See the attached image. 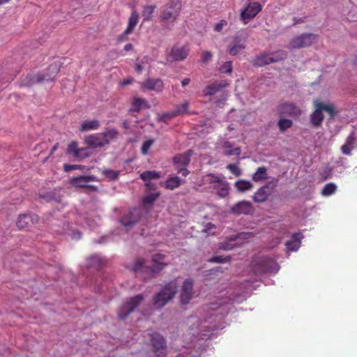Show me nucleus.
Listing matches in <instances>:
<instances>
[{
  "label": "nucleus",
  "instance_id": "1",
  "mask_svg": "<svg viewBox=\"0 0 357 357\" xmlns=\"http://www.w3.org/2000/svg\"><path fill=\"white\" fill-rule=\"evenodd\" d=\"M165 256L162 254L154 255L152 257V266H145V261L144 259H137L131 270L135 273L136 276L139 278L144 281L150 280L155 276V274L163 270L167 266V263L165 261Z\"/></svg>",
  "mask_w": 357,
  "mask_h": 357
},
{
  "label": "nucleus",
  "instance_id": "2",
  "mask_svg": "<svg viewBox=\"0 0 357 357\" xmlns=\"http://www.w3.org/2000/svg\"><path fill=\"white\" fill-rule=\"evenodd\" d=\"M314 111L310 115V123L314 128L321 126L324 121L323 112H327L331 119H333L337 114L335 107L333 104H326L319 100L314 101Z\"/></svg>",
  "mask_w": 357,
  "mask_h": 357
},
{
  "label": "nucleus",
  "instance_id": "3",
  "mask_svg": "<svg viewBox=\"0 0 357 357\" xmlns=\"http://www.w3.org/2000/svg\"><path fill=\"white\" fill-rule=\"evenodd\" d=\"M278 270V263L271 257H260L252 261V271L256 275L276 273Z\"/></svg>",
  "mask_w": 357,
  "mask_h": 357
},
{
  "label": "nucleus",
  "instance_id": "4",
  "mask_svg": "<svg viewBox=\"0 0 357 357\" xmlns=\"http://www.w3.org/2000/svg\"><path fill=\"white\" fill-rule=\"evenodd\" d=\"M178 286L175 282L167 283L153 298V305L157 308L164 307L172 300L177 292Z\"/></svg>",
  "mask_w": 357,
  "mask_h": 357
},
{
  "label": "nucleus",
  "instance_id": "5",
  "mask_svg": "<svg viewBox=\"0 0 357 357\" xmlns=\"http://www.w3.org/2000/svg\"><path fill=\"white\" fill-rule=\"evenodd\" d=\"M182 8L181 0H169L164 5L160 13V18L164 21L175 22L180 15Z\"/></svg>",
  "mask_w": 357,
  "mask_h": 357
},
{
  "label": "nucleus",
  "instance_id": "6",
  "mask_svg": "<svg viewBox=\"0 0 357 357\" xmlns=\"http://www.w3.org/2000/svg\"><path fill=\"white\" fill-rule=\"evenodd\" d=\"M144 298L142 294H137L126 300L118 310L119 319H125L141 304Z\"/></svg>",
  "mask_w": 357,
  "mask_h": 357
},
{
  "label": "nucleus",
  "instance_id": "7",
  "mask_svg": "<svg viewBox=\"0 0 357 357\" xmlns=\"http://www.w3.org/2000/svg\"><path fill=\"white\" fill-rule=\"evenodd\" d=\"M98 181L96 176L93 175H86L73 177L70 180V183L75 188H86L88 191L96 192L98 190V187L91 185L90 183Z\"/></svg>",
  "mask_w": 357,
  "mask_h": 357
},
{
  "label": "nucleus",
  "instance_id": "8",
  "mask_svg": "<svg viewBox=\"0 0 357 357\" xmlns=\"http://www.w3.org/2000/svg\"><path fill=\"white\" fill-rule=\"evenodd\" d=\"M262 10V6L257 1H249L246 7L240 14V19L243 24H247L250 20L254 19Z\"/></svg>",
  "mask_w": 357,
  "mask_h": 357
},
{
  "label": "nucleus",
  "instance_id": "9",
  "mask_svg": "<svg viewBox=\"0 0 357 357\" xmlns=\"http://www.w3.org/2000/svg\"><path fill=\"white\" fill-rule=\"evenodd\" d=\"M144 213L142 208H133L121 218L120 222L125 227H132L141 220Z\"/></svg>",
  "mask_w": 357,
  "mask_h": 357
},
{
  "label": "nucleus",
  "instance_id": "10",
  "mask_svg": "<svg viewBox=\"0 0 357 357\" xmlns=\"http://www.w3.org/2000/svg\"><path fill=\"white\" fill-rule=\"evenodd\" d=\"M317 38V36L313 33H303L292 38L289 43L291 49H300L311 45Z\"/></svg>",
  "mask_w": 357,
  "mask_h": 357
},
{
  "label": "nucleus",
  "instance_id": "11",
  "mask_svg": "<svg viewBox=\"0 0 357 357\" xmlns=\"http://www.w3.org/2000/svg\"><path fill=\"white\" fill-rule=\"evenodd\" d=\"M247 39L245 37L235 36L227 46V52L231 56H236L246 48Z\"/></svg>",
  "mask_w": 357,
  "mask_h": 357
},
{
  "label": "nucleus",
  "instance_id": "12",
  "mask_svg": "<svg viewBox=\"0 0 357 357\" xmlns=\"http://www.w3.org/2000/svg\"><path fill=\"white\" fill-rule=\"evenodd\" d=\"M61 67L60 61H55L51 63L43 73H39V81L51 82L53 81L57 74L59 73Z\"/></svg>",
  "mask_w": 357,
  "mask_h": 357
},
{
  "label": "nucleus",
  "instance_id": "13",
  "mask_svg": "<svg viewBox=\"0 0 357 357\" xmlns=\"http://www.w3.org/2000/svg\"><path fill=\"white\" fill-rule=\"evenodd\" d=\"M277 111L281 116H298L301 114L299 107L290 102L280 104L277 107Z\"/></svg>",
  "mask_w": 357,
  "mask_h": 357
},
{
  "label": "nucleus",
  "instance_id": "14",
  "mask_svg": "<svg viewBox=\"0 0 357 357\" xmlns=\"http://www.w3.org/2000/svg\"><path fill=\"white\" fill-rule=\"evenodd\" d=\"M151 341L156 356L158 357L165 356L166 342L164 337L158 333H153L151 335Z\"/></svg>",
  "mask_w": 357,
  "mask_h": 357
},
{
  "label": "nucleus",
  "instance_id": "15",
  "mask_svg": "<svg viewBox=\"0 0 357 357\" xmlns=\"http://www.w3.org/2000/svg\"><path fill=\"white\" fill-rule=\"evenodd\" d=\"M193 280L191 279H186L183 282L181 292V302L183 304H187L192 299L193 291Z\"/></svg>",
  "mask_w": 357,
  "mask_h": 357
},
{
  "label": "nucleus",
  "instance_id": "16",
  "mask_svg": "<svg viewBox=\"0 0 357 357\" xmlns=\"http://www.w3.org/2000/svg\"><path fill=\"white\" fill-rule=\"evenodd\" d=\"M163 82L160 78L153 79L149 78L146 79L142 83L141 89L142 91H154L156 92H161L163 90Z\"/></svg>",
  "mask_w": 357,
  "mask_h": 357
},
{
  "label": "nucleus",
  "instance_id": "17",
  "mask_svg": "<svg viewBox=\"0 0 357 357\" xmlns=\"http://www.w3.org/2000/svg\"><path fill=\"white\" fill-rule=\"evenodd\" d=\"M38 221V215L35 214H21L17 221V226L20 229L31 227Z\"/></svg>",
  "mask_w": 357,
  "mask_h": 357
},
{
  "label": "nucleus",
  "instance_id": "18",
  "mask_svg": "<svg viewBox=\"0 0 357 357\" xmlns=\"http://www.w3.org/2000/svg\"><path fill=\"white\" fill-rule=\"evenodd\" d=\"M85 142L88 146L92 148L102 147L108 144V141L105 139V137L102 132L96 133L86 137Z\"/></svg>",
  "mask_w": 357,
  "mask_h": 357
},
{
  "label": "nucleus",
  "instance_id": "19",
  "mask_svg": "<svg viewBox=\"0 0 357 357\" xmlns=\"http://www.w3.org/2000/svg\"><path fill=\"white\" fill-rule=\"evenodd\" d=\"M253 207L248 201H241L236 204L231 208L232 213L235 215L245 214L248 215L252 213Z\"/></svg>",
  "mask_w": 357,
  "mask_h": 357
},
{
  "label": "nucleus",
  "instance_id": "20",
  "mask_svg": "<svg viewBox=\"0 0 357 357\" xmlns=\"http://www.w3.org/2000/svg\"><path fill=\"white\" fill-rule=\"evenodd\" d=\"M190 49L188 46L183 45V46H174L170 52V56L174 60V61H183L185 59L187 58L188 55L189 54Z\"/></svg>",
  "mask_w": 357,
  "mask_h": 357
},
{
  "label": "nucleus",
  "instance_id": "21",
  "mask_svg": "<svg viewBox=\"0 0 357 357\" xmlns=\"http://www.w3.org/2000/svg\"><path fill=\"white\" fill-rule=\"evenodd\" d=\"M357 142V136L354 131L351 132L347 137L345 143L341 146L342 153L346 155H350L354 145Z\"/></svg>",
  "mask_w": 357,
  "mask_h": 357
},
{
  "label": "nucleus",
  "instance_id": "22",
  "mask_svg": "<svg viewBox=\"0 0 357 357\" xmlns=\"http://www.w3.org/2000/svg\"><path fill=\"white\" fill-rule=\"evenodd\" d=\"M271 190L268 185H265L257 190L253 195V200L257 203H262L266 202L269 195Z\"/></svg>",
  "mask_w": 357,
  "mask_h": 357
},
{
  "label": "nucleus",
  "instance_id": "23",
  "mask_svg": "<svg viewBox=\"0 0 357 357\" xmlns=\"http://www.w3.org/2000/svg\"><path fill=\"white\" fill-rule=\"evenodd\" d=\"M303 237L301 233L293 234L291 239L286 243L287 249L290 251H297L301 246V241Z\"/></svg>",
  "mask_w": 357,
  "mask_h": 357
},
{
  "label": "nucleus",
  "instance_id": "24",
  "mask_svg": "<svg viewBox=\"0 0 357 357\" xmlns=\"http://www.w3.org/2000/svg\"><path fill=\"white\" fill-rule=\"evenodd\" d=\"M190 160V151L187 153H183L181 154L176 155L174 159V165L176 167H186Z\"/></svg>",
  "mask_w": 357,
  "mask_h": 357
},
{
  "label": "nucleus",
  "instance_id": "25",
  "mask_svg": "<svg viewBox=\"0 0 357 357\" xmlns=\"http://www.w3.org/2000/svg\"><path fill=\"white\" fill-rule=\"evenodd\" d=\"M39 73L38 74H29L22 78L20 82V86L21 87H29L36 84L42 83V81H39Z\"/></svg>",
  "mask_w": 357,
  "mask_h": 357
},
{
  "label": "nucleus",
  "instance_id": "26",
  "mask_svg": "<svg viewBox=\"0 0 357 357\" xmlns=\"http://www.w3.org/2000/svg\"><path fill=\"white\" fill-rule=\"evenodd\" d=\"M213 188L220 197H225L229 195V183L223 178H221Z\"/></svg>",
  "mask_w": 357,
  "mask_h": 357
},
{
  "label": "nucleus",
  "instance_id": "27",
  "mask_svg": "<svg viewBox=\"0 0 357 357\" xmlns=\"http://www.w3.org/2000/svg\"><path fill=\"white\" fill-rule=\"evenodd\" d=\"M269 60H271L270 54L263 52L255 56L252 63L254 66L261 67L271 63V62H269Z\"/></svg>",
  "mask_w": 357,
  "mask_h": 357
},
{
  "label": "nucleus",
  "instance_id": "28",
  "mask_svg": "<svg viewBox=\"0 0 357 357\" xmlns=\"http://www.w3.org/2000/svg\"><path fill=\"white\" fill-rule=\"evenodd\" d=\"M138 20L139 14L137 10H134L128 19V24L127 28L125 30V34H130L133 31L138 22Z\"/></svg>",
  "mask_w": 357,
  "mask_h": 357
},
{
  "label": "nucleus",
  "instance_id": "29",
  "mask_svg": "<svg viewBox=\"0 0 357 357\" xmlns=\"http://www.w3.org/2000/svg\"><path fill=\"white\" fill-rule=\"evenodd\" d=\"M100 127V122L99 121L95 119V120H87L84 121L80 126L79 130L80 131H86V130H97Z\"/></svg>",
  "mask_w": 357,
  "mask_h": 357
},
{
  "label": "nucleus",
  "instance_id": "30",
  "mask_svg": "<svg viewBox=\"0 0 357 357\" xmlns=\"http://www.w3.org/2000/svg\"><path fill=\"white\" fill-rule=\"evenodd\" d=\"M140 178L145 182H150L152 179H157L160 178V174L155 170H149L143 172L140 176Z\"/></svg>",
  "mask_w": 357,
  "mask_h": 357
},
{
  "label": "nucleus",
  "instance_id": "31",
  "mask_svg": "<svg viewBox=\"0 0 357 357\" xmlns=\"http://www.w3.org/2000/svg\"><path fill=\"white\" fill-rule=\"evenodd\" d=\"M132 110L135 112H139L142 107L149 108V105L145 99L135 98L132 102Z\"/></svg>",
  "mask_w": 357,
  "mask_h": 357
},
{
  "label": "nucleus",
  "instance_id": "32",
  "mask_svg": "<svg viewBox=\"0 0 357 357\" xmlns=\"http://www.w3.org/2000/svg\"><path fill=\"white\" fill-rule=\"evenodd\" d=\"M225 149V155H240L241 150L239 147L232 148L229 142H225L223 145Z\"/></svg>",
  "mask_w": 357,
  "mask_h": 357
},
{
  "label": "nucleus",
  "instance_id": "33",
  "mask_svg": "<svg viewBox=\"0 0 357 357\" xmlns=\"http://www.w3.org/2000/svg\"><path fill=\"white\" fill-rule=\"evenodd\" d=\"M85 151L84 149H79L78 144L76 142H72L68 147V153H73L74 156L80 158L82 157V151Z\"/></svg>",
  "mask_w": 357,
  "mask_h": 357
},
{
  "label": "nucleus",
  "instance_id": "34",
  "mask_svg": "<svg viewBox=\"0 0 357 357\" xmlns=\"http://www.w3.org/2000/svg\"><path fill=\"white\" fill-rule=\"evenodd\" d=\"M269 54L271 57L269 62H271V63L282 61L286 59L287 56V53L283 50H278Z\"/></svg>",
  "mask_w": 357,
  "mask_h": 357
},
{
  "label": "nucleus",
  "instance_id": "35",
  "mask_svg": "<svg viewBox=\"0 0 357 357\" xmlns=\"http://www.w3.org/2000/svg\"><path fill=\"white\" fill-rule=\"evenodd\" d=\"M225 86L226 85L216 84H213L207 86L204 89V93L205 96H213Z\"/></svg>",
  "mask_w": 357,
  "mask_h": 357
},
{
  "label": "nucleus",
  "instance_id": "36",
  "mask_svg": "<svg viewBox=\"0 0 357 357\" xmlns=\"http://www.w3.org/2000/svg\"><path fill=\"white\" fill-rule=\"evenodd\" d=\"M267 178V169L265 167H259L252 176L255 181H259Z\"/></svg>",
  "mask_w": 357,
  "mask_h": 357
},
{
  "label": "nucleus",
  "instance_id": "37",
  "mask_svg": "<svg viewBox=\"0 0 357 357\" xmlns=\"http://www.w3.org/2000/svg\"><path fill=\"white\" fill-rule=\"evenodd\" d=\"M156 6L155 5L144 6L142 15L144 18V21H149L152 18L153 12L155 11Z\"/></svg>",
  "mask_w": 357,
  "mask_h": 357
},
{
  "label": "nucleus",
  "instance_id": "38",
  "mask_svg": "<svg viewBox=\"0 0 357 357\" xmlns=\"http://www.w3.org/2000/svg\"><path fill=\"white\" fill-rule=\"evenodd\" d=\"M235 187L238 191L245 192L250 190L253 187V185L248 181L239 180L235 183Z\"/></svg>",
  "mask_w": 357,
  "mask_h": 357
},
{
  "label": "nucleus",
  "instance_id": "39",
  "mask_svg": "<svg viewBox=\"0 0 357 357\" xmlns=\"http://www.w3.org/2000/svg\"><path fill=\"white\" fill-rule=\"evenodd\" d=\"M181 185V179L178 176L170 177L165 182V187L169 190H174Z\"/></svg>",
  "mask_w": 357,
  "mask_h": 357
},
{
  "label": "nucleus",
  "instance_id": "40",
  "mask_svg": "<svg viewBox=\"0 0 357 357\" xmlns=\"http://www.w3.org/2000/svg\"><path fill=\"white\" fill-rule=\"evenodd\" d=\"M102 134L105 137V139L108 141V144L112 140L117 139L119 135V132L115 128L108 129L105 132H102Z\"/></svg>",
  "mask_w": 357,
  "mask_h": 357
},
{
  "label": "nucleus",
  "instance_id": "41",
  "mask_svg": "<svg viewBox=\"0 0 357 357\" xmlns=\"http://www.w3.org/2000/svg\"><path fill=\"white\" fill-rule=\"evenodd\" d=\"M222 178L214 174L209 173L204 176V181L206 183L210 184L213 188L219 182Z\"/></svg>",
  "mask_w": 357,
  "mask_h": 357
},
{
  "label": "nucleus",
  "instance_id": "42",
  "mask_svg": "<svg viewBox=\"0 0 357 357\" xmlns=\"http://www.w3.org/2000/svg\"><path fill=\"white\" fill-rule=\"evenodd\" d=\"M337 189V186L333 183H328L324 185L321 190V195L324 196H330L333 195Z\"/></svg>",
  "mask_w": 357,
  "mask_h": 357
},
{
  "label": "nucleus",
  "instance_id": "43",
  "mask_svg": "<svg viewBox=\"0 0 357 357\" xmlns=\"http://www.w3.org/2000/svg\"><path fill=\"white\" fill-rule=\"evenodd\" d=\"M292 125V121L287 119H280L278 122V126L282 132L286 131L288 128H290Z\"/></svg>",
  "mask_w": 357,
  "mask_h": 357
},
{
  "label": "nucleus",
  "instance_id": "44",
  "mask_svg": "<svg viewBox=\"0 0 357 357\" xmlns=\"http://www.w3.org/2000/svg\"><path fill=\"white\" fill-rule=\"evenodd\" d=\"M188 109H189V103L188 102H184L181 104L177 105L176 106L174 112L177 116L179 115L187 114L188 112Z\"/></svg>",
  "mask_w": 357,
  "mask_h": 357
},
{
  "label": "nucleus",
  "instance_id": "45",
  "mask_svg": "<svg viewBox=\"0 0 357 357\" xmlns=\"http://www.w3.org/2000/svg\"><path fill=\"white\" fill-rule=\"evenodd\" d=\"M160 196V193L158 192H150L149 195H146L143 199L142 202L144 204H153L155 199Z\"/></svg>",
  "mask_w": 357,
  "mask_h": 357
},
{
  "label": "nucleus",
  "instance_id": "46",
  "mask_svg": "<svg viewBox=\"0 0 357 357\" xmlns=\"http://www.w3.org/2000/svg\"><path fill=\"white\" fill-rule=\"evenodd\" d=\"M176 116L174 111L158 115V121L167 123L174 117Z\"/></svg>",
  "mask_w": 357,
  "mask_h": 357
},
{
  "label": "nucleus",
  "instance_id": "47",
  "mask_svg": "<svg viewBox=\"0 0 357 357\" xmlns=\"http://www.w3.org/2000/svg\"><path fill=\"white\" fill-rule=\"evenodd\" d=\"M102 174L109 180H116L119 176V172L110 169H107L102 171Z\"/></svg>",
  "mask_w": 357,
  "mask_h": 357
},
{
  "label": "nucleus",
  "instance_id": "48",
  "mask_svg": "<svg viewBox=\"0 0 357 357\" xmlns=\"http://www.w3.org/2000/svg\"><path fill=\"white\" fill-rule=\"evenodd\" d=\"M232 61L225 62L219 68V71L221 73H230L232 72Z\"/></svg>",
  "mask_w": 357,
  "mask_h": 357
},
{
  "label": "nucleus",
  "instance_id": "49",
  "mask_svg": "<svg viewBox=\"0 0 357 357\" xmlns=\"http://www.w3.org/2000/svg\"><path fill=\"white\" fill-rule=\"evenodd\" d=\"M231 260V257L229 256L222 257V256H215L209 259L210 262L214 263H225L229 262Z\"/></svg>",
  "mask_w": 357,
  "mask_h": 357
},
{
  "label": "nucleus",
  "instance_id": "50",
  "mask_svg": "<svg viewBox=\"0 0 357 357\" xmlns=\"http://www.w3.org/2000/svg\"><path fill=\"white\" fill-rule=\"evenodd\" d=\"M154 142L153 139H149L143 142L142 146V153L144 155H146L151 146Z\"/></svg>",
  "mask_w": 357,
  "mask_h": 357
},
{
  "label": "nucleus",
  "instance_id": "51",
  "mask_svg": "<svg viewBox=\"0 0 357 357\" xmlns=\"http://www.w3.org/2000/svg\"><path fill=\"white\" fill-rule=\"evenodd\" d=\"M227 169H228L232 174H234L236 176H238L241 174V170L236 164H229L227 166Z\"/></svg>",
  "mask_w": 357,
  "mask_h": 357
},
{
  "label": "nucleus",
  "instance_id": "52",
  "mask_svg": "<svg viewBox=\"0 0 357 357\" xmlns=\"http://www.w3.org/2000/svg\"><path fill=\"white\" fill-rule=\"evenodd\" d=\"M212 56H213V54L211 52L204 51L202 53L200 61L204 63H207L209 61L211 60Z\"/></svg>",
  "mask_w": 357,
  "mask_h": 357
},
{
  "label": "nucleus",
  "instance_id": "53",
  "mask_svg": "<svg viewBox=\"0 0 357 357\" xmlns=\"http://www.w3.org/2000/svg\"><path fill=\"white\" fill-rule=\"evenodd\" d=\"M82 167V166L80 165H70V164H67V163H65L63 165V170L66 172H69L70 171L75 170V169H80Z\"/></svg>",
  "mask_w": 357,
  "mask_h": 357
},
{
  "label": "nucleus",
  "instance_id": "54",
  "mask_svg": "<svg viewBox=\"0 0 357 357\" xmlns=\"http://www.w3.org/2000/svg\"><path fill=\"white\" fill-rule=\"evenodd\" d=\"M227 24V22L225 20H221L220 22L214 26V31L220 32L222 30L223 26Z\"/></svg>",
  "mask_w": 357,
  "mask_h": 357
},
{
  "label": "nucleus",
  "instance_id": "55",
  "mask_svg": "<svg viewBox=\"0 0 357 357\" xmlns=\"http://www.w3.org/2000/svg\"><path fill=\"white\" fill-rule=\"evenodd\" d=\"M252 236H253V234L251 232H241L237 235V238L241 239H248Z\"/></svg>",
  "mask_w": 357,
  "mask_h": 357
},
{
  "label": "nucleus",
  "instance_id": "56",
  "mask_svg": "<svg viewBox=\"0 0 357 357\" xmlns=\"http://www.w3.org/2000/svg\"><path fill=\"white\" fill-rule=\"evenodd\" d=\"M176 169L177 170L178 173L181 174L183 176H186L189 174V171L185 167L178 166V167H176Z\"/></svg>",
  "mask_w": 357,
  "mask_h": 357
},
{
  "label": "nucleus",
  "instance_id": "57",
  "mask_svg": "<svg viewBox=\"0 0 357 357\" xmlns=\"http://www.w3.org/2000/svg\"><path fill=\"white\" fill-rule=\"evenodd\" d=\"M146 190L148 192H151V191L155 192V190H156V185L151 182H146Z\"/></svg>",
  "mask_w": 357,
  "mask_h": 357
},
{
  "label": "nucleus",
  "instance_id": "58",
  "mask_svg": "<svg viewBox=\"0 0 357 357\" xmlns=\"http://www.w3.org/2000/svg\"><path fill=\"white\" fill-rule=\"evenodd\" d=\"M143 68H144L143 66L140 63H135V70L137 73H142V71L143 70Z\"/></svg>",
  "mask_w": 357,
  "mask_h": 357
},
{
  "label": "nucleus",
  "instance_id": "59",
  "mask_svg": "<svg viewBox=\"0 0 357 357\" xmlns=\"http://www.w3.org/2000/svg\"><path fill=\"white\" fill-rule=\"evenodd\" d=\"M128 35V34H125V31H124L123 33L118 37V41L122 42V41L126 40V38H127L126 36Z\"/></svg>",
  "mask_w": 357,
  "mask_h": 357
},
{
  "label": "nucleus",
  "instance_id": "60",
  "mask_svg": "<svg viewBox=\"0 0 357 357\" xmlns=\"http://www.w3.org/2000/svg\"><path fill=\"white\" fill-rule=\"evenodd\" d=\"M190 82V78H184V79L181 81V85H182V86H187L188 84H189Z\"/></svg>",
  "mask_w": 357,
  "mask_h": 357
},
{
  "label": "nucleus",
  "instance_id": "61",
  "mask_svg": "<svg viewBox=\"0 0 357 357\" xmlns=\"http://www.w3.org/2000/svg\"><path fill=\"white\" fill-rule=\"evenodd\" d=\"M132 48H133V45L131 43L126 44L124 46V50L126 51H130V50H132Z\"/></svg>",
  "mask_w": 357,
  "mask_h": 357
},
{
  "label": "nucleus",
  "instance_id": "62",
  "mask_svg": "<svg viewBox=\"0 0 357 357\" xmlns=\"http://www.w3.org/2000/svg\"><path fill=\"white\" fill-rule=\"evenodd\" d=\"M58 146H59V144H56L52 148V150L50 151V156L52 155L55 151L56 150L58 149Z\"/></svg>",
  "mask_w": 357,
  "mask_h": 357
},
{
  "label": "nucleus",
  "instance_id": "63",
  "mask_svg": "<svg viewBox=\"0 0 357 357\" xmlns=\"http://www.w3.org/2000/svg\"><path fill=\"white\" fill-rule=\"evenodd\" d=\"M132 79H125L123 82V85H127V84H130L132 83Z\"/></svg>",
  "mask_w": 357,
  "mask_h": 357
},
{
  "label": "nucleus",
  "instance_id": "64",
  "mask_svg": "<svg viewBox=\"0 0 357 357\" xmlns=\"http://www.w3.org/2000/svg\"><path fill=\"white\" fill-rule=\"evenodd\" d=\"M9 0H0V5L8 3Z\"/></svg>",
  "mask_w": 357,
  "mask_h": 357
}]
</instances>
